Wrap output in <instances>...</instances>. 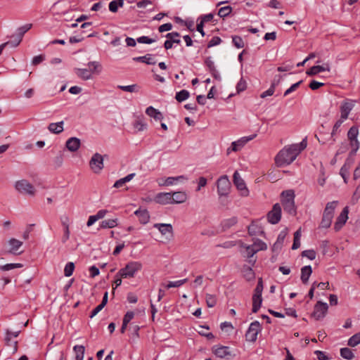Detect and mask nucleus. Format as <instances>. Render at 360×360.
<instances>
[{
	"instance_id": "f3484780",
	"label": "nucleus",
	"mask_w": 360,
	"mask_h": 360,
	"mask_svg": "<svg viewBox=\"0 0 360 360\" xmlns=\"http://www.w3.org/2000/svg\"><path fill=\"white\" fill-rule=\"evenodd\" d=\"M80 140L76 137H71L66 141L65 146L71 152L77 151L80 147Z\"/></svg>"
},
{
	"instance_id": "ea45409f",
	"label": "nucleus",
	"mask_w": 360,
	"mask_h": 360,
	"mask_svg": "<svg viewBox=\"0 0 360 360\" xmlns=\"http://www.w3.org/2000/svg\"><path fill=\"white\" fill-rule=\"evenodd\" d=\"M262 303V297H253L252 296V312L257 313Z\"/></svg>"
},
{
	"instance_id": "49530a36",
	"label": "nucleus",
	"mask_w": 360,
	"mask_h": 360,
	"mask_svg": "<svg viewBox=\"0 0 360 360\" xmlns=\"http://www.w3.org/2000/svg\"><path fill=\"white\" fill-rule=\"evenodd\" d=\"M263 282L262 278H259L258 280L257 285L254 290L253 297H262V290H263Z\"/></svg>"
},
{
	"instance_id": "cd10ccee",
	"label": "nucleus",
	"mask_w": 360,
	"mask_h": 360,
	"mask_svg": "<svg viewBox=\"0 0 360 360\" xmlns=\"http://www.w3.org/2000/svg\"><path fill=\"white\" fill-rule=\"evenodd\" d=\"M214 353L217 356L224 358L230 354L229 347L225 346L219 347L214 349Z\"/></svg>"
},
{
	"instance_id": "5fc2aeb1",
	"label": "nucleus",
	"mask_w": 360,
	"mask_h": 360,
	"mask_svg": "<svg viewBox=\"0 0 360 360\" xmlns=\"http://www.w3.org/2000/svg\"><path fill=\"white\" fill-rule=\"evenodd\" d=\"M232 8L229 6L221 7L218 11V15L221 18H225L230 14Z\"/></svg>"
},
{
	"instance_id": "a211bd4d",
	"label": "nucleus",
	"mask_w": 360,
	"mask_h": 360,
	"mask_svg": "<svg viewBox=\"0 0 360 360\" xmlns=\"http://www.w3.org/2000/svg\"><path fill=\"white\" fill-rule=\"evenodd\" d=\"M158 229L162 235L169 234L170 237L173 236V228L170 224H155L153 226Z\"/></svg>"
},
{
	"instance_id": "ddd939ff",
	"label": "nucleus",
	"mask_w": 360,
	"mask_h": 360,
	"mask_svg": "<svg viewBox=\"0 0 360 360\" xmlns=\"http://www.w3.org/2000/svg\"><path fill=\"white\" fill-rule=\"evenodd\" d=\"M328 306L327 303L319 301L314 306V310L312 316L316 319L319 320L325 317L327 314Z\"/></svg>"
},
{
	"instance_id": "3c124183",
	"label": "nucleus",
	"mask_w": 360,
	"mask_h": 360,
	"mask_svg": "<svg viewBox=\"0 0 360 360\" xmlns=\"http://www.w3.org/2000/svg\"><path fill=\"white\" fill-rule=\"evenodd\" d=\"M307 138H305L300 143L292 144V146L295 150H297V154L299 155L301 153V151H302L307 147Z\"/></svg>"
},
{
	"instance_id": "c756f323",
	"label": "nucleus",
	"mask_w": 360,
	"mask_h": 360,
	"mask_svg": "<svg viewBox=\"0 0 360 360\" xmlns=\"http://www.w3.org/2000/svg\"><path fill=\"white\" fill-rule=\"evenodd\" d=\"M21 41V39H20L16 35L13 34L11 36V39L10 41H6L2 44L1 45H4V49L8 46H10L12 48H15L17 47L20 44Z\"/></svg>"
},
{
	"instance_id": "69168bd1",
	"label": "nucleus",
	"mask_w": 360,
	"mask_h": 360,
	"mask_svg": "<svg viewBox=\"0 0 360 360\" xmlns=\"http://www.w3.org/2000/svg\"><path fill=\"white\" fill-rule=\"evenodd\" d=\"M303 257H306L310 260H314L316 258V252L313 250H304L302 253Z\"/></svg>"
},
{
	"instance_id": "2f4dec72",
	"label": "nucleus",
	"mask_w": 360,
	"mask_h": 360,
	"mask_svg": "<svg viewBox=\"0 0 360 360\" xmlns=\"http://www.w3.org/2000/svg\"><path fill=\"white\" fill-rule=\"evenodd\" d=\"M75 360H83L84 354V347L82 345H75L73 348Z\"/></svg>"
},
{
	"instance_id": "774afa93",
	"label": "nucleus",
	"mask_w": 360,
	"mask_h": 360,
	"mask_svg": "<svg viewBox=\"0 0 360 360\" xmlns=\"http://www.w3.org/2000/svg\"><path fill=\"white\" fill-rule=\"evenodd\" d=\"M314 354L316 355V357L319 360L330 359V358L326 354V353L322 351L316 350L314 352Z\"/></svg>"
},
{
	"instance_id": "6e6552de",
	"label": "nucleus",
	"mask_w": 360,
	"mask_h": 360,
	"mask_svg": "<svg viewBox=\"0 0 360 360\" xmlns=\"http://www.w3.org/2000/svg\"><path fill=\"white\" fill-rule=\"evenodd\" d=\"M22 245V241L13 238H11L8 241V248L6 250V252L13 255H20L23 252V250H20Z\"/></svg>"
},
{
	"instance_id": "0eeeda50",
	"label": "nucleus",
	"mask_w": 360,
	"mask_h": 360,
	"mask_svg": "<svg viewBox=\"0 0 360 360\" xmlns=\"http://www.w3.org/2000/svg\"><path fill=\"white\" fill-rule=\"evenodd\" d=\"M262 330V326L259 321H255L250 323L246 333L245 339L248 342H255L258 333Z\"/></svg>"
},
{
	"instance_id": "37998d69",
	"label": "nucleus",
	"mask_w": 360,
	"mask_h": 360,
	"mask_svg": "<svg viewBox=\"0 0 360 360\" xmlns=\"http://www.w3.org/2000/svg\"><path fill=\"white\" fill-rule=\"evenodd\" d=\"M360 344V332L352 335L349 340L347 345L350 347H355Z\"/></svg>"
},
{
	"instance_id": "de8ad7c7",
	"label": "nucleus",
	"mask_w": 360,
	"mask_h": 360,
	"mask_svg": "<svg viewBox=\"0 0 360 360\" xmlns=\"http://www.w3.org/2000/svg\"><path fill=\"white\" fill-rule=\"evenodd\" d=\"M22 266V264L20 263H11V264H6L4 265L0 266V269L1 271H10L16 268H21Z\"/></svg>"
},
{
	"instance_id": "7c9ffc66",
	"label": "nucleus",
	"mask_w": 360,
	"mask_h": 360,
	"mask_svg": "<svg viewBox=\"0 0 360 360\" xmlns=\"http://www.w3.org/2000/svg\"><path fill=\"white\" fill-rule=\"evenodd\" d=\"M32 24H31V23L25 24L17 29L16 34L15 35L18 37L20 39H22L24 34L27 31H29L32 28Z\"/></svg>"
},
{
	"instance_id": "20e7f679",
	"label": "nucleus",
	"mask_w": 360,
	"mask_h": 360,
	"mask_svg": "<svg viewBox=\"0 0 360 360\" xmlns=\"http://www.w3.org/2000/svg\"><path fill=\"white\" fill-rule=\"evenodd\" d=\"M14 187L18 193L22 195L34 196L36 193V189L34 186L26 179L15 181Z\"/></svg>"
},
{
	"instance_id": "680f3d73",
	"label": "nucleus",
	"mask_w": 360,
	"mask_h": 360,
	"mask_svg": "<svg viewBox=\"0 0 360 360\" xmlns=\"http://www.w3.org/2000/svg\"><path fill=\"white\" fill-rule=\"evenodd\" d=\"M136 41L139 42V43H141V44H152V43L156 41V39H155L149 38L147 36H141V37H138L136 39Z\"/></svg>"
},
{
	"instance_id": "4c0bfd02",
	"label": "nucleus",
	"mask_w": 360,
	"mask_h": 360,
	"mask_svg": "<svg viewBox=\"0 0 360 360\" xmlns=\"http://www.w3.org/2000/svg\"><path fill=\"white\" fill-rule=\"evenodd\" d=\"M252 246L257 252L265 250L267 248L266 244L260 239H255Z\"/></svg>"
},
{
	"instance_id": "f03ea898",
	"label": "nucleus",
	"mask_w": 360,
	"mask_h": 360,
	"mask_svg": "<svg viewBox=\"0 0 360 360\" xmlns=\"http://www.w3.org/2000/svg\"><path fill=\"white\" fill-rule=\"evenodd\" d=\"M281 202L285 212L291 215L296 214V207L295 205V192L293 190H286L281 193Z\"/></svg>"
},
{
	"instance_id": "e433bc0d",
	"label": "nucleus",
	"mask_w": 360,
	"mask_h": 360,
	"mask_svg": "<svg viewBox=\"0 0 360 360\" xmlns=\"http://www.w3.org/2000/svg\"><path fill=\"white\" fill-rule=\"evenodd\" d=\"M241 247L245 249L243 254H244V256L248 258H250V257H253V255L257 252L255 250L254 247L252 246V245H248L243 244L241 245Z\"/></svg>"
},
{
	"instance_id": "79ce46f5",
	"label": "nucleus",
	"mask_w": 360,
	"mask_h": 360,
	"mask_svg": "<svg viewBox=\"0 0 360 360\" xmlns=\"http://www.w3.org/2000/svg\"><path fill=\"white\" fill-rule=\"evenodd\" d=\"M133 126L138 131H142L147 128V124L140 118L133 123Z\"/></svg>"
},
{
	"instance_id": "c9c22d12",
	"label": "nucleus",
	"mask_w": 360,
	"mask_h": 360,
	"mask_svg": "<svg viewBox=\"0 0 360 360\" xmlns=\"http://www.w3.org/2000/svg\"><path fill=\"white\" fill-rule=\"evenodd\" d=\"M124 4V0H114L109 4V10L115 13L117 11L118 7H122Z\"/></svg>"
},
{
	"instance_id": "e2e57ef3",
	"label": "nucleus",
	"mask_w": 360,
	"mask_h": 360,
	"mask_svg": "<svg viewBox=\"0 0 360 360\" xmlns=\"http://www.w3.org/2000/svg\"><path fill=\"white\" fill-rule=\"evenodd\" d=\"M102 70L101 65L98 62H91V75H98Z\"/></svg>"
},
{
	"instance_id": "9b49d317",
	"label": "nucleus",
	"mask_w": 360,
	"mask_h": 360,
	"mask_svg": "<svg viewBox=\"0 0 360 360\" xmlns=\"http://www.w3.org/2000/svg\"><path fill=\"white\" fill-rule=\"evenodd\" d=\"M233 184L236 186L237 189L240 192V195L243 196H247L249 194V191L246 186L245 181L241 178L238 171H236L233 174Z\"/></svg>"
},
{
	"instance_id": "58836bf2",
	"label": "nucleus",
	"mask_w": 360,
	"mask_h": 360,
	"mask_svg": "<svg viewBox=\"0 0 360 360\" xmlns=\"http://www.w3.org/2000/svg\"><path fill=\"white\" fill-rule=\"evenodd\" d=\"M190 93L185 89H183L176 94L175 98L179 102H182L188 98Z\"/></svg>"
},
{
	"instance_id": "423d86ee",
	"label": "nucleus",
	"mask_w": 360,
	"mask_h": 360,
	"mask_svg": "<svg viewBox=\"0 0 360 360\" xmlns=\"http://www.w3.org/2000/svg\"><path fill=\"white\" fill-rule=\"evenodd\" d=\"M217 193L220 196H226L231 188V182L227 175H223L217 181Z\"/></svg>"
},
{
	"instance_id": "dca6fc26",
	"label": "nucleus",
	"mask_w": 360,
	"mask_h": 360,
	"mask_svg": "<svg viewBox=\"0 0 360 360\" xmlns=\"http://www.w3.org/2000/svg\"><path fill=\"white\" fill-rule=\"evenodd\" d=\"M330 70V65L328 63H325L322 65H315L311 67L307 71V75L309 76L316 75L321 72L328 71Z\"/></svg>"
},
{
	"instance_id": "39448f33",
	"label": "nucleus",
	"mask_w": 360,
	"mask_h": 360,
	"mask_svg": "<svg viewBox=\"0 0 360 360\" xmlns=\"http://www.w3.org/2000/svg\"><path fill=\"white\" fill-rule=\"evenodd\" d=\"M142 267V265L139 262H129L124 268L119 271V276L126 278H133L136 273L139 271Z\"/></svg>"
},
{
	"instance_id": "4468645a",
	"label": "nucleus",
	"mask_w": 360,
	"mask_h": 360,
	"mask_svg": "<svg viewBox=\"0 0 360 360\" xmlns=\"http://www.w3.org/2000/svg\"><path fill=\"white\" fill-rule=\"evenodd\" d=\"M348 207H344L340 215L337 217L336 221L334 224V229L335 231H339L345 224L347 220L348 219Z\"/></svg>"
},
{
	"instance_id": "13d9d810",
	"label": "nucleus",
	"mask_w": 360,
	"mask_h": 360,
	"mask_svg": "<svg viewBox=\"0 0 360 360\" xmlns=\"http://www.w3.org/2000/svg\"><path fill=\"white\" fill-rule=\"evenodd\" d=\"M358 134V128L356 127H352L347 133V136L349 140H354L357 139Z\"/></svg>"
},
{
	"instance_id": "8fccbe9b",
	"label": "nucleus",
	"mask_w": 360,
	"mask_h": 360,
	"mask_svg": "<svg viewBox=\"0 0 360 360\" xmlns=\"http://www.w3.org/2000/svg\"><path fill=\"white\" fill-rule=\"evenodd\" d=\"M300 236H301V233H300V230L299 229L294 234V241H293V244L292 245V250H296L300 248Z\"/></svg>"
},
{
	"instance_id": "a19ab883",
	"label": "nucleus",
	"mask_w": 360,
	"mask_h": 360,
	"mask_svg": "<svg viewBox=\"0 0 360 360\" xmlns=\"http://www.w3.org/2000/svg\"><path fill=\"white\" fill-rule=\"evenodd\" d=\"M75 73L83 79H89L90 78V71L87 69H75Z\"/></svg>"
},
{
	"instance_id": "052dcab7",
	"label": "nucleus",
	"mask_w": 360,
	"mask_h": 360,
	"mask_svg": "<svg viewBox=\"0 0 360 360\" xmlns=\"http://www.w3.org/2000/svg\"><path fill=\"white\" fill-rule=\"evenodd\" d=\"M232 41L233 45L238 49H241L244 46V41L239 36H233Z\"/></svg>"
},
{
	"instance_id": "6e6d98bb",
	"label": "nucleus",
	"mask_w": 360,
	"mask_h": 360,
	"mask_svg": "<svg viewBox=\"0 0 360 360\" xmlns=\"http://www.w3.org/2000/svg\"><path fill=\"white\" fill-rule=\"evenodd\" d=\"M157 182H158V185L160 186H172V185L174 184L176 181L174 176H169L167 178H165L164 183H161L160 180H157Z\"/></svg>"
},
{
	"instance_id": "09e8293b",
	"label": "nucleus",
	"mask_w": 360,
	"mask_h": 360,
	"mask_svg": "<svg viewBox=\"0 0 360 360\" xmlns=\"http://www.w3.org/2000/svg\"><path fill=\"white\" fill-rule=\"evenodd\" d=\"M75 270V264L73 262H68L64 269V275L69 277L72 275Z\"/></svg>"
},
{
	"instance_id": "aec40b11",
	"label": "nucleus",
	"mask_w": 360,
	"mask_h": 360,
	"mask_svg": "<svg viewBox=\"0 0 360 360\" xmlns=\"http://www.w3.org/2000/svg\"><path fill=\"white\" fill-rule=\"evenodd\" d=\"M134 214L138 217L141 224H146L149 221L150 214L146 209H139L134 212Z\"/></svg>"
},
{
	"instance_id": "473e14b6",
	"label": "nucleus",
	"mask_w": 360,
	"mask_h": 360,
	"mask_svg": "<svg viewBox=\"0 0 360 360\" xmlns=\"http://www.w3.org/2000/svg\"><path fill=\"white\" fill-rule=\"evenodd\" d=\"M340 356L347 360H352L354 357V354L352 349L348 347H343L340 349Z\"/></svg>"
},
{
	"instance_id": "9d476101",
	"label": "nucleus",
	"mask_w": 360,
	"mask_h": 360,
	"mask_svg": "<svg viewBox=\"0 0 360 360\" xmlns=\"http://www.w3.org/2000/svg\"><path fill=\"white\" fill-rule=\"evenodd\" d=\"M281 218V207L276 203L271 211L267 214L268 221L271 224H278Z\"/></svg>"
},
{
	"instance_id": "2eb2a0df",
	"label": "nucleus",
	"mask_w": 360,
	"mask_h": 360,
	"mask_svg": "<svg viewBox=\"0 0 360 360\" xmlns=\"http://www.w3.org/2000/svg\"><path fill=\"white\" fill-rule=\"evenodd\" d=\"M172 193H159L155 196L156 202L161 205L172 204Z\"/></svg>"
},
{
	"instance_id": "72a5a7b5",
	"label": "nucleus",
	"mask_w": 360,
	"mask_h": 360,
	"mask_svg": "<svg viewBox=\"0 0 360 360\" xmlns=\"http://www.w3.org/2000/svg\"><path fill=\"white\" fill-rule=\"evenodd\" d=\"M165 37L167 39H169L171 42H172L173 44H180L181 43V40L179 39L180 34L177 32H172L167 33L165 35Z\"/></svg>"
},
{
	"instance_id": "f257e3e1",
	"label": "nucleus",
	"mask_w": 360,
	"mask_h": 360,
	"mask_svg": "<svg viewBox=\"0 0 360 360\" xmlns=\"http://www.w3.org/2000/svg\"><path fill=\"white\" fill-rule=\"evenodd\" d=\"M297 155V150L292 145L285 146L275 157V163L279 167L288 165L296 159Z\"/></svg>"
},
{
	"instance_id": "f704fd0d",
	"label": "nucleus",
	"mask_w": 360,
	"mask_h": 360,
	"mask_svg": "<svg viewBox=\"0 0 360 360\" xmlns=\"http://www.w3.org/2000/svg\"><path fill=\"white\" fill-rule=\"evenodd\" d=\"M117 88L127 92L134 93L139 91V86L137 84H131L127 86L118 85Z\"/></svg>"
},
{
	"instance_id": "864d4df0",
	"label": "nucleus",
	"mask_w": 360,
	"mask_h": 360,
	"mask_svg": "<svg viewBox=\"0 0 360 360\" xmlns=\"http://www.w3.org/2000/svg\"><path fill=\"white\" fill-rule=\"evenodd\" d=\"M345 122V120H342L341 118H340L336 122L335 124H334L333 126V131L330 134V139L332 140V143H334L335 141V139L333 138L334 135L335 134L336 131H338V129L340 127V126L342 125V124Z\"/></svg>"
},
{
	"instance_id": "c03bdc74",
	"label": "nucleus",
	"mask_w": 360,
	"mask_h": 360,
	"mask_svg": "<svg viewBox=\"0 0 360 360\" xmlns=\"http://www.w3.org/2000/svg\"><path fill=\"white\" fill-rule=\"evenodd\" d=\"M238 221L236 217H233L230 219H227L222 222V227L224 229H227L235 225Z\"/></svg>"
},
{
	"instance_id": "b1692460",
	"label": "nucleus",
	"mask_w": 360,
	"mask_h": 360,
	"mask_svg": "<svg viewBox=\"0 0 360 360\" xmlns=\"http://www.w3.org/2000/svg\"><path fill=\"white\" fill-rule=\"evenodd\" d=\"M311 273L312 269L310 265L304 266L301 269V280L304 284L307 283Z\"/></svg>"
},
{
	"instance_id": "c85d7f7f",
	"label": "nucleus",
	"mask_w": 360,
	"mask_h": 360,
	"mask_svg": "<svg viewBox=\"0 0 360 360\" xmlns=\"http://www.w3.org/2000/svg\"><path fill=\"white\" fill-rule=\"evenodd\" d=\"M117 225V219L104 220L101 222L99 228H98V230H99L100 229L114 228Z\"/></svg>"
},
{
	"instance_id": "a878e982",
	"label": "nucleus",
	"mask_w": 360,
	"mask_h": 360,
	"mask_svg": "<svg viewBox=\"0 0 360 360\" xmlns=\"http://www.w3.org/2000/svg\"><path fill=\"white\" fill-rule=\"evenodd\" d=\"M278 79L276 80L274 79V80L273 81V82L271 83V86L269 87V89L265 91H264L261 95H260V97L261 98H265L266 96H272L275 91V87L280 82V79L282 77L281 75H278Z\"/></svg>"
},
{
	"instance_id": "6ab92c4d",
	"label": "nucleus",
	"mask_w": 360,
	"mask_h": 360,
	"mask_svg": "<svg viewBox=\"0 0 360 360\" xmlns=\"http://www.w3.org/2000/svg\"><path fill=\"white\" fill-rule=\"evenodd\" d=\"M172 204H180L187 200V195L185 192L176 191L172 193Z\"/></svg>"
},
{
	"instance_id": "603ef678",
	"label": "nucleus",
	"mask_w": 360,
	"mask_h": 360,
	"mask_svg": "<svg viewBox=\"0 0 360 360\" xmlns=\"http://www.w3.org/2000/svg\"><path fill=\"white\" fill-rule=\"evenodd\" d=\"M248 233L250 236H255L257 234H262L263 231H261L255 224L252 223L248 226Z\"/></svg>"
},
{
	"instance_id": "a18cd8bd",
	"label": "nucleus",
	"mask_w": 360,
	"mask_h": 360,
	"mask_svg": "<svg viewBox=\"0 0 360 360\" xmlns=\"http://www.w3.org/2000/svg\"><path fill=\"white\" fill-rule=\"evenodd\" d=\"M108 212V211L107 210H101L96 214L91 215V225H93L97 220L104 218Z\"/></svg>"
},
{
	"instance_id": "338daca9",
	"label": "nucleus",
	"mask_w": 360,
	"mask_h": 360,
	"mask_svg": "<svg viewBox=\"0 0 360 360\" xmlns=\"http://www.w3.org/2000/svg\"><path fill=\"white\" fill-rule=\"evenodd\" d=\"M350 141V145L352 148L351 151V154L354 155L358 149L359 148L360 143L358 141V139L354 140H349Z\"/></svg>"
},
{
	"instance_id": "0e129e2a",
	"label": "nucleus",
	"mask_w": 360,
	"mask_h": 360,
	"mask_svg": "<svg viewBox=\"0 0 360 360\" xmlns=\"http://www.w3.org/2000/svg\"><path fill=\"white\" fill-rule=\"evenodd\" d=\"M302 83V80H300L297 82V83L293 84L290 88H288L285 92H284V96H287L294 91H295L300 85Z\"/></svg>"
},
{
	"instance_id": "bb28decb",
	"label": "nucleus",
	"mask_w": 360,
	"mask_h": 360,
	"mask_svg": "<svg viewBox=\"0 0 360 360\" xmlns=\"http://www.w3.org/2000/svg\"><path fill=\"white\" fill-rule=\"evenodd\" d=\"M244 278L250 281L255 278V273L251 267L248 265H244L242 269Z\"/></svg>"
},
{
	"instance_id": "4be33fe9",
	"label": "nucleus",
	"mask_w": 360,
	"mask_h": 360,
	"mask_svg": "<svg viewBox=\"0 0 360 360\" xmlns=\"http://www.w3.org/2000/svg\"><path fill=\"white\" fill-rule=\"evenodd\" d=\"M146 113L156 121H161L164 118L162 112L153 106L148 107L146 110Z\"/></svg>"
},
{
	"instance_id": "7ed1b4c3",
	"label": "nucleus",
	"mask_w": 360,
	"mask_h": 360,
	"mask_svg": "<svg viewBox=\"0 0 360 360\" xmlns=\"http://www.w3.org/2000/svg\"><path fill=\"white\" fill-rule=\"evenodd\" d=\"M337 204L338 201H332L326 204L320 223V228L328 229L330 226Z\"/></svg>"
},
{
	"instance_id": "1a4fd4ad",
	"label": "nucleus",
	"mask_w": 360,
	"mask_h": 360,
	"mask_svg": "<svg viewBox=\"0 0 360 360\" xmlns=\"http://www.w3.org/2000/svg\"><path fill=\"white\" fill-rule=\"evenodd\" d=\"M256 134H252L248 136H243L238 140L232 142L231 148L227 149V154L229 155L231 151L237 152L241 150V148H243L248 142L252 140L256 137Z\"/></svg>"
},
{
	"instance_id": "f8f14e48",
	"label": "nucleus",
	"mask_w": 360,
	"mask_h": 360,
	"mask_svg": "<svg viewBox=\"0 0 360 360\" xmlns=\"http://www.w3.org/2000/svg\"><path fill=\"white\" fill-rule=\"evenodd\" d=\"M104 167L103 156L96 153L91 157V172L100 174Z\"/></svg>"
},
{
	"instance_id": "4d7b16f0",
	"label": "nucleus",
	"mask_w": 360,
	"mask_h": 360,
	"mask_svg": "<svg viewBox=\"0 0 360 360\" xmlns=\"http://www.w3.org/2000/svg\"><path fill=\"white\" fill-rule=\"evenodd\" d=\"M186 282H187V278L179 280V281H169L168 283V284L166 285V288H179Z\"/></svg>"
},
{
	"instance_id": "393cba45",
	"label": "nucleus",
	"mask_w": 360,
	"mask_h": 360,
	"mask_svg": "<svg viewBox=\"0 0 360 360\" xmlns=\"http://www.w3.org/2000/svg\"><path fill=\"white\" fill-rule=\"evenodd\" d=\"M63 121H60L56 123H51L49 124L48 129L51 132L58 134L63 131Z\"/></svg>"
},
{
	"instance_id": "5701e85b",
	"label": "nucleus",
	"mask_w": 360,
	"mask_h": 360,
	"mask_svg": "<svg viewBox=\"0 0 360 360\" xmlns=\"http://www.w3.org/2000/svg\"><path fill=\"white\" fill-rule=\"evenodd\" d=\"M134 61L144 63L148 65H155L156 60L153 57L152 54H146L143 56L135 57L133 58Z\"/></svg>"
},
{
	"instance_id": "bf43d9fd",
	"label": "nucleus",
	"mask_w": 360,
	"mask_h": 360,
	"mask_svg": "<svg viewBox=\"0 0 360 360\" xmlns=\"http://www.w3.org/2000/svg\"><path fill=\"white\" fill-rule=\"evenodd\" d=\"M206 303L208 307H213L217 304V298L214 295L207 294L206 295Z\"/></svg>"
},
{
	"instance_id": "412c9836",
	"label": "nucleus",
	"mask_w": 360,
	"mask_h": 360,
	"mask_svg": "<svg viewBox=\"0 0 360 360\" xmlns=\"http://www.w3.org/2000/svg\"><path fill=\"white\" fill-rule=\"evenodd\" d=\"M354 105L352 103L344 102L340 106V118L343 120H346L351 110H352Z\"/></svg>"
}]
</instances>
